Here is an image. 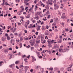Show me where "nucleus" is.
Wrapping results in <instances>:
<instances>
[{
  "mask_svg": "<svg viewBox=\"0 0 73 73\" xmlns=\"http://www.w3.org/2000/svg\"><path fill=\"white\" fill-rule=\"evenodd\" d=\"M58 51L60 53H64V52H66V51H64V50L62 49V48H60L59 49Z\"/></svg>",
  "mask_w": 73,
  "mask_h": 73,
  "instance_id": "obj_1",
  "label": "nucleus"
},
{
  "mask_svg": "<svg viewBox=\"0 0 73 73\" xmlns=\"http://www.w3.org/2000/svg\"><path fill=\"white\" fill-rule=\"evenodd\" d=\"M54 9H57L59 8L58 6L57 5L54 4Z\"/></svg>",
  "mask_w": 73,
  "mask_h": 73,
  "instance_id": "obj_2",
  "label": "nucleus"
},
{
  "mask_svg": "<svg viewBox=\"0 0 73 73\" xmlns=\"http://www.w3.org/2000/svg\"><path fill=\"white\" fill-rule=\"evenodd\" d=\"M62 42V40L60 39L59 41H58V44H61Z\"/></svg>",
  "mask_w": 73,
  "mask_h": 73,
  "instance_id": "obj_3",
  "label": "nucleus"
},
{
  "mask_svg": "<svg viewBox=\"0 0 73 73\" xmlns=\"http://www.w3.org/2000/svg\"><path fill=\"white\" fill-rule=\"evenodd\" d=\"M10 31L11 32H13V27H11V28L10 29Z\"/></svg>",
  "mask_w": 73,
  "mask_h": 73,
  "instance_id": "obj_4",
  "label": "nucleus"
},
{
  "mask_svg": "<svg viewBox=\"0 0 73 73\" xmlns=\"http://www.w3.org/2000/svg\"><path fill=\"white\" fill-rule=\"evenodd\" d=\"M42 30H45V27L44 26H42Z\"/></svg>",
  "mask_w": 73,
  "mask_h": 73,
  "instance_id": "obj_5",
  "label": "nucleus"
},
{
  "mask_svg": "<svg viewBox=\"0 0 73 73\" xmlns=\"http://www.w3.org/2000/svg\"><path fill=\"white\" fill-rule=\"evenodd\" d=\"M17 29L16 28H14V30H13V33H15L16 31V30Z\"/></svg>",
  "mask_w": 73,
  "mask_h": 73,
  "instance_id": "obj_6",
  "label": "nucleus"
},
{
  "mask_svg": "<svg viewBox=\"0 0 73 73\" xmlns=\"http://www.w3.org/2000/svg\"><path fill=\"white\" fill-rule=\"evenodd\" d=\"M7 40H11V38H10V37L9 36H8L7 37Z\"/></svg>",
  "mask_w": 73,
  "mask_h": 73,
  "instance_id": "obj_7",
  "label": "nucleus"
},
{
  "mask_svg": "<svg viewBox=\"0 0 73 73\" xmlns=\"http://www.w3.org/2000/svg\"><path fill=\"white\" fill-rule=\"evenodd\" d=\"M28 23H27V25H26V28H27V26L29 24V21L28 20Z\"/></svg>",
  "mask_w": 73,
  "mask_h": 73,
  "instance_id": "obj_8",
  "label": "nucleus"
},
{
  "mask_svg": "<svg viewBox=\"0 0 73 73\" xmlns=\"http://www.w3.org/2000/svg\"><path fill=\"white\" fill-rule=\"evenodd\" d=\"M49 32L48 33V32L46 33L45 32L44 33V34L45 35H49Z\"/></svg>",
  "mask_w": 73,
  "mask_h": 73,
  "instance_id": "obj_9",
  "label": "nucleus"
},
{
  "mask_svg": "<svg viewBox=\"0 0 73 73\" xmlns=\"http://www.w3.org/2000/svg\"><path fill=\"white\" fill-rule=\"evenodd\" d=\"M5 40V38H4V37H2V41H4V40Z\"/></svg>",
  "mask_w": 73,
  "mask_h": 73,
  "instance_id": "obj_10",
  "label": "nucleus"
},
{
  "mask_svg": "<svg viewBox=\"0 0 73 73\" xmlns=\"http://www.w3.org/2000/svg\"><path fill=\"white\" fill-rule=\"evenodd\" d=\"M32 7H31L30 9H29V11L31 13H32Z\"/></svg>",
  "mask_w": 73,
  "mask_h": 73,
  "instance_id": "obj_11",
  "label": "nucleus"
},
{
  "mask_svg": "<svg viewBox=\"0 0 73 73\" xmlns=\"http://www.w3.org/2000/svg\"><path fill=\"white\" fill-rule=\"evenodd\" d=\"M19 60H17L16 61L15 63V64H19Z\"/></svg>",
  "mask_w": 73,
  "mask_h": 73,
  "instance_id": "obj_12",
  "label": "nucleus"
},
{
  "mask_svg": "<svg viewBox=\"0 0 73 73\" xmlns=\"http://www.w3.org/2000/svg\"><path fill=\"white\" fill-rule=\"evenodd\" d=\"M34 45H35V42H32V43L31 44V45L33 46Z\"/></svg>",
  "mask_w": 73,
  "mask_h": 73,
  "instance_id": "obj_13",
  "label": "nucleus"
},
{
  "mask_svg": "<svg viewBox=\"0 0 73 73\" xmlns=\"http://www.w3.org/2000/svg\"><path fill=\"white\" fill-rule=\"evenodd\" d=\"M37 54L38 57H39V55L40 54V53L39 52H37Z\"/></svg>",
  "mask_w": 73,
  "mask_h": 73,
  "instance_id": "obj_14",
  "label": "nucleus"
},
{
  "mask_svg": "<svg viewBox=\"0 0 73 73\" xmlns=\"http://www.w3.org/2000/svg\"><path fill=\"white\" fill-rule=\"evenodd\" d=\"M48 46H49V48H50V47L52 46V45H51V44H48Z\"/></svg>",
  "mask_w": 73,
  "mask_h": 73,
  "instance_id": "obj_15",
  "label": "nucleus"
},
{
  "mask_svg": "<svg viewBox=\"0 0 73 73\" xmlns=\"http://www.w3.org/2000/svg\"><path fill=\"white\" fill-rule=\"evenodd\" d=\"M55 41H56V40H51V42H52V43H53V42H54V43Z\"/></svg>",
  "mask_w": 73,
  "mask_h": 73,
  "instance_id": "obj_16",
  "label": "nucleus"
},
{
  "mask_svg": "<svg viewBox=\"0 0 73 73\" xmlns=\"http://www.w3.org/2000/svg\"><path fill=\"white\" fill-rule=\"evenodd\" d=\"M65 16L63 15V14H62V16L61 17L62 19H64V18H65Z\"/></svg>",
  "mask_w": 73,
  "mask_h": 73,
  "instance_id": "obj_17",
  "label": "nucleus"
},
{
  "mask_svg": "<svg viewBox=\"0 0 73 73\" xmlns=\"http://www.w3.org/2000/svg\"><path fill=\"white\" fill-rule=\"evenodd\" d=\"M47 42H51V40H50V39H49L47 41Z\"/></svg>",
  "mask_w": 73,
  "mask_h": 73,
  "instance_id": "obj_18",
  "label": "nucleus"
},
{
  "mask_svg": "<svg viewBox=\"0 0 73 73\" xmlns=\"http://www.w3.org/2000/svg\"><path fill=\"white\" fill-rule=\"evenodd\" d=\"M5 53H8V50H5Z\"/></svg>",
  "mask_w": 73,
  "mask_h": 73,
  "instance_id": "obj_19",
  "label": "nucleus"
},
{
  "mask_svg": "<svg viewBox=\"0 0 73 73\" xmlns=\"http://www.w3.org/2000/svg\"><path fill=\"white\" fill-rule=\"evenodd\" d=\"M5 37H8V36H8V34L7 33L5 34Z\"/></svg>",
  "mask_w": 73,
  "mask_h": 73,
  "instance_id": "obj_20",
  "label": "nucleus"
},
{
  "mask_svg": "<svg viewBox=\"0 0 73 73\" xmlns=\"http://www.w3.org/2000/svg\"><path fill=\"white\" fill-rule=\"evenodd\" d=\"M20 48H21L22 47V43H21L20 44Z\"/></svg>",
  "mask_w": 73,
  "mask_h": 73,
  "instance_id": "obj_21",
  "label": "nucleus"
},
{
  "mask_svg": "<svg viewBox=\"0 0 73 73\" xmlns=\"http://www.w3.org/2000/svg\"><path fill=\"white\" fill-rule=\"evenodd\" d=\"M14 65H15V64H13L10 65V67H12V66H14Z\"/></svg>",
  "mask_w": 73,
  "mask_h": 73,
  "instance_id": "obj_22",
  "label": "nucleus"
},
{
  "mask_svg": "<svg viewBox=\"0 0 73 73\" xmlns=\"http://www.w3.org/2000/svg\"><path fill=\"white\" fill-rule=\"evenodd\" d=\"M65 31L66 32H68V31H69V29H65Z\"/></svg>",
  "mask_w": 73,
  "mask_h": 73,
  "instance_id": "obj_23",
  "label": "nucleus"
},
{
  "mask_svg": "<svg viewBox=\"0 0 73 73\" xmlns=\"http://www.w3.org/2000/svg\"><path fill=\"white\" fill-rule=\"evenodd\" d=\"M25 1H26L27 3L28 2V1L27 0H25L24 2V3L25 4H26V2H25Z\"/></svg>",
  "mask_w": 73,
  "mask_h": 73,
  "instance_id": "obj_24",
  "label": "nucleus"
},
{
  "mask_svg": "<svg viewBox=\"0 0 73 73\" xmlns=\"http://www.w3.org/2000/svg\"><path fill=\"white\" fill-rule=\"evenodd\" d=\"M36 29L37 31H40V28H38L37 29Z\"/></svg>",
  "mask_w": 73,
  "mask_h": 73,
  "instance_id": "obj_25",
  "label": "nucleus"
},
{
  "mask_svg": "<svg viewBox=\"0 0 73 73\" xmlns=\"http://www.w3.org/2000/svg\"><path fill=\"white\" fill-rule=\"evenodd\" d=\"M4 5H5V4L4 3H3L1 4V5L2 7H3Z\"/></svg>",
  "mask_w": 73,
  "mask_h": 73,
  "instance_id": "obj_26",
  "label": "nucleus"
},
{
  "mask_svg": "<svg viewBox=\"0 0 73 73\" xmlns=\"http://www.w3.org/2000/svg\"><path fill=\"white\" fill-rule=\"evenodd\" d=\"M26 57V55H23L22 56V58H24V57Z\"/></svg>",
  "mask_w": 73,
  "mask_h": 73,
  "instance_id": "obj_27",
  "label": "nucleus"
},
{
  "mask_svg": "<svg viewBox=\"0 0 73 73\" xmlns=\"http://www.w3.org/2000/svg\"><path fill=\"white\" fill-rule=\"evenodd\" d=\"M46 28H47V29H48V28H49V26H48V25H46Z\"/></svg>",
  "mask_w": 73,
  "mask_h": 73,
  "instance_id": "obj_28",
  "label": "nucleus"
},
{
  "mask_svg": "<svg viewBox=\"0 0 73 73\" xmlns=\"http://www.w3.org/2000/svg\"><path fill=\"white\" fill-rule=\"evenodd\" d=\"M53 69L52 68H49V70H53Z\"/></svg>",
  "mask_w": 73,
  "mask_h": 73,
  "instance_id": "obj_29",
  "label": "nucleus"
},
{
  "mask_svg": "<svg viewBox=\"0 0 73 73\" xmlns=\"http://www.w3.org/2000/svg\"><path fill=\"white\" fill-rule=\"evenodd\" d=\"M24 60H25V62H27V59L26 58L25 59H24Z\"/></svg>",
  "mask_w": 73,
  "mask_h": 73,
  "instance_id": "obj_30",
  "label": "nucleus"
},
{
  "mask_svg": "<svg viewBox=\"0 0 73 73\" xmlns=\"http://www.w3.org/2000/svg\"><path fill=\"white\" fill-rule=\"evenodd\" d=\"M33 49H34V47H31V50H33Z\"/></svg>",
  "mask_w": 73,
  "mask_h": 73,
  "instance_id": "obj_31",
  "label": "nucleus"
},
{
  "mask_svg": "<svg viewBox=\"0 0 73 73\" xmlns=\"http://www.w3.org/2000/svg\"><path fill=\"white\" fill-rule=\"evenodd\" d=\"M21 11H23L24 10V8H22L21 9Z\"/></svg>",
  "mask_w": 73,
  "mask_h": 73,
  "instance_id": "obj_32",
  "label": "nucleus"
},
{
  "mask_svg": "<svg viewBox=\"0 0 73 73\" xmlns=\"http://www.w3.org/2000/svg\"><path fill=\"white\" fill-rule=\"evenodd\" d=\"M61 24L62 25V26H64V23L63 22H62L61 23Z\"/></svg>",
  "mask_w": 73,
  "mask_h": 73,
  "instance_id": "obj_33",
  "label": "nucleus"
},
{
  "mask_svg": "<svg viewBox=\"0 0 73 73\" xmlns=\"http://www.w3.org/2000/svg\"><path fill=\"white\" fill-rule=\"evenodd\" d=\"M51 21H50V23H53V19H51Z\"/></svg>",
  "mask_w": 73,
  "mask_h": 73,
  "instance_id": "obj_34",
  "label": "nucleus"
},
{
  "mask_svg": "<svg viewBox=\"0 0 73 73\" xmlns=\"http://www.w3.org/2000/svg\"><path fill=\"white\" fill-rule=\"evenodd\" d=\"M38 32H36L35 33V35H38Z\"/></svg>",
  "mask_w": 73,
  "mask_h": 73,
  "instance_id": "obj_35",
  "label": "nucleus"
},
{
  "mask_svg": "<svg viewBox=\"0 0 73 73\" xmlns=\"http://www.w3.org/2000/svg\"><path fill=\"white\" fill-rule=\"evenodd\" d=\"M46 41L45 40H44L42 42L43 44H44V43H45V42Z\"/></svg>",
  "mask_w": 73,
  "mask_h": 73,
  "instance_id": "obj_36",
  "label": "nucleus"
},
{
  "mask_svg": "<svg viewBox=\"0 0 73 73\" xmlns=\"http://www.w3.org/2000/svg\"><path fill=\"white\" fill-rule=\"evenodd\" d=\"M37 43H40V40L36 41V43H37Z\"/></svg>",
  "mask_w": 73,
  "mask_h": 73,
  "instance_id": "obj_37",
  "label": "nucleus"
},
{
  "mask_svg": "<svg viewBox=\"0 0 73 73\" xmlns=\"http://www.w3.org/2000/svg\"><path fill=\"white\" fill-rule=\"evenodd\" d=\"M40 24H41V25H42V24H44V21L42 22Z\"/></svg>",
  "mask_w": 73,
  "mask_h": 73,
  "instance_id": "obj_38",
  "label": "nucleus"
},
{
  "mask_svg": "<svg viewBox=\"0 0 73 73\" xmlns=\"http://www.w3.org/2000/svg\"><path fill=\"white\" fill-rule=\"evenodd\" d=\"M50 17V15H48V17H47L48 19H49Z\"/></svg>",
  "mask_w": 73,
  "mask_h": 73,
  "instance_id": "obj_39",
  "label": "nucleus"
},
{
  "mask_svg": "<svg viewBox=\"0 0 73 73\" xmlns=\"http://www.w3.org/2000/svg\"><path fill=\"white\" fill-rule=\"evenodd\" d=\"M16 68H17V69H19V67H18V66H16Z\"/></svg>",
  "mask_w": 73,
  "mask_h": 73,
  "instance_id": "obj_40",
  "label": "nucleus"
},
{
  "mask_svg": "<svg viewBox=\"0 0 73 73\" xmlns=\"http://www.w3.org/2000/svg\"><path fill=\"white\" fill-rule=\"evenodd\" d=\"M21 67H23V69L24 68V66L23 65H21L20 66V68H21Z\"/></svg>",
  "mask_w": 73,
  "mask_h": 73,
  "instance_id": "obj_41",
  "label": "nucleus"
},
{
  "mask_svg": "<svg viewBox=\"0 0 73 73\" xmlns=\"http://www.w3.org/2000/svg\"><path fill=\"white\" fill-rule=\"evenodd\" d=\"M29 17H30V16H27L26 17V18H27V19H29Z\"/></svg>",
  "mask_w": 73,
  "mask_h": 73,
  "instance_id": "obj_42",
  "label": "nucleus"
},
{
  "mask_svg": "<svg viewBox=\"0 0 73 73\" xmlns=\"http://www.w3.org/2000/svg\"><path fill=\"white\" fill-rule=\"evenodd\" d=\"M32 32H34V33H35V30H33L32 31Z\"/></svg>",
  "mask_w": 73,
  "mask_h": 73,
  "instance_id": "obj_43",
  "label": "nucleus"
},
{
  "mask_svg": "<svg viewBox=\"0 0 73 73\" xmlns=\"http://www.w3.org/2000/svg\"><path fill=\"white\" fill-rule=\"evenodd\" d=\"M25 72H26V71H27V68L26 67H25Z\"/></svg>",
  "mask_w": 73,
  "mask_h": 73,
  "instance_id": "obj_44",
  "label": "nucleus"
},
{
  "mask_svg": "<svg viewBox=\"0 0 73 73\" xmlns=\"http://www.w3.org/2000/svg\"><path fill=\"white\" fill-rule=\"evenodd\" d=\"M14 35H18V34H17V33H14Z\"/></svg>",
  "mask_w": 73,
  "mask_h": 73,
  "instance_id": "obj_45",
  "label": "nucleus"
},
{
  "mask_svg": "<svg viewBox=\"0 0 73 73\" xmlns=\"http://www.w3.org/2000/svg\"><path fill=\"white\" fill-rule=\"evenodd\" d=\"M10 36H13V34H12V33H10Z\"/></svg>",
  "mask_w": 73,
  "mask_h": 73,
  "instance_id": "obj_46",
  "label": "nucleus"
},
{
  "mask_svg": "<svg viewBox=\"0 0 73 73\" xmlns=\"http://www.w3.org/2000/svg\"><path fill=\"white\" fill-rule=\"evenodd\" d=\"M3 46H7V45L4 44H3Z\"/></svg>",
  "mask_w": 73,
  "mask_h": 73,
  "instance_id": "obj_47",
  "label": "nucleus"
},
{
  "mask_svg": "<svg viewBox=\"0 0 73 73\" xmlns=\"http://www.w3.org/2000/svg\"><path fill=\"white\" fill-rule=\"evenodd\" d=\"M30 71L31 72H33V69H32L30 70Z\"/></svg>",
  "mask_w": 73,
  "mask_h": 73,
  "instance_id": "obj_48",
  "label": "nucleus"
},
{
  "mask_svg": "<svg viewBox=\"0 0 73 73\" xmlns=\"http://www.w3.org/2000/svg\"><path fill=\"white\" fill-rule=\"evenodd\" d=\"M9 50H12V48H9Z\"/></svg>",
  "mask_w": 73,
  "mask_h": 73,
  "instance_id": "obj_49",
  "label": "nucleus"
},
{
  "mask_svg": "<svg viewBox=\"0 0 73 73\" xmlns=\"http://www.w3.org/2000/svg\"><path fill=\"white\" fill-rule=\"evenodd\" d=\"M17 14L18 15H19V16H20V15H21V14L20 13H18Z\"/></svg>",
  "mask_w": 73,
  "mask_h": 73,
  "instance_id": "obj_50",
  "label": "nucleus"
},
{
  "mask_svg": "<svg viewBox=\"0 0 73 73\" xmlns=\"http://www.w3.org/2000/svg\"><path fill=\"white\" fill-rule=\"evenodd\" d=\"M55 32H57L58 31V30H57V29H56L55 30Z\"/></svg>",
  "mask_w": 73,
  "mask_h": 73,
  "instance_id": "obj_51",
  "label": "nucleus"
},
{
  "mask_svg": "<svg viewBox=\"0 0 73 73\" xmlns=\"http://www.w3.org/2000/svg\"><path fill=\"white\" fill-rule=\"evenodd\" d=\"M10 31L9 30H8L7 31V33H8V32H9Z\"/></svg>",
  "mask_w": 73,
  "mask_h": 73,
  "instance_id": "obj_52",
  "label": "nucleus"
},
{
  "mask_svg": "<svg viewBox=\"0 0 73 73\" xmlns=\"http://www.w3.org/2000/svg\"><path fill=\"white\" fill-rule=\"evenodd\" d=\"M56 48V46H55L54 47H53V48H52V49H54V48Z\"/></svg>",
  "mask_w": 73,
  "mask_h": 73,
  "instance_id": "obj_53",
  "label": "nucleus"
},
{
  "mask_svg": "<svg viewBox=\"0 0 73 73\" xmlns=\"http://www.w3.org/2000/svg\"><path fill=\"white\" fill-rule=\"evenodd\" d=\"M73 32V31H72V29H71L70 31V33H71V32Z\"/></svg>",
  "mask_w": 73,
  "mask_h": 73,
  "instance_id": "obj_54",
  "label": "nucleus"
},
{
  "mask_svg": "<svg viewBox=\"0 0 73 73\" xmlns=\"http://www.w3.org/2000/svg\"><path fill=\"white\" fill-rule=\"evenodd\" d=\"M24 32L25 33H27V31L26 30H25Z\"/></svg>",
  "mask_w": 73,
  "mask_h": 73,
  "instance_id": "obj_55",
  "label": "nucleus"
},
{
  "mask_svg": "<svg viewBox=\"0 0 73 73\" xmlns=\"http://www.w3.org/2000/svg\"><path fill=\"white\" fill-rule=\"evenodd\" d=\"M47 20V19H43V20H44V21H46V20Z\"/></svg>",
  "mask_w": 73,
  "mask_h": 73,
  "instance_id": "obj_56",
  "label": "nucleus"
},
{
  "mask_svg": "<svg viewBox=\"0 0 73 73\" xmlns=\"http://www.w3.org/2000/svg\"><path fill=\"white\" fill-rule=\"evenodd\" d=\"M49 11H47V12H46V14H49Z\"/></svg>",
  "mask_w": 73,
  "mask_h": 73,
  "instance_id": "obj_57",
  "label": "nucleus"
},
{
  "mask_svg": "<svg viewBox=\"0 0 73 73\" xmlns=\"http://www.w3.org/2000/svg\"><path fill=\"white\" fill-rule=\"evenodd\" d=\"M40 14V13L38 12L37 13V15H39Z\"/></svg>",
  "mask_w": 73,
  "mask_h": 73,
  "instance_id": "obj_58",
  "label": "nucleus"
},
{
  "mask_svg": "<svg viewBox=\"0 0 73 73\" xmlns=\"http://www.w3.org/2000/svg\"><path fill=\"white\" fill-rule=\"evenodd\" d=\"M2 63H3V62L1 61V62H0V64H2Z\"/></svg>",
  "mask_w": 73,
  "mask_h": 73,
  "instance_id": "obj_59",
  "label": "nucleus"
},
{
  "mask_svg": "<svg viewBox=\"0 0 73 73\" xmlns=\"http://www.w3.org/2000/svg\"><path fill=\"white\" fill-rule=\"evenodd\" d=\"M1 16L2 17L3 16V14L0 15V17Z\"/></svg>",
  "mask_w": 73,
  "mask_h": 73,
  "instance_id": "obj_60",
  "label": "nucleus"
},
{
  "mask_svg": "<svg viewBox=\"0 0 73 73\" xmlns=\"http://www.w3.org/2000/svg\"><path fill=\"white\" fill-rule=\"evenodd\" d=\"M64 68H62L61 69V70H64Z\"/></svg>",
  "mask_w": 73,
  "mask_h": 73,
  "instance_id": "obj_61",
  "label": "nucleus"
},
{
  "mask_svg": "<svg viewBox=\"0 0 73 73\" xmlns=\"http://www.w3.org/2000/svg\"><path fill=\"white\" fill-rule=\"evenodd\" d=\"M48 44H51L52 42H48Z\"/></svg>",
  "mask_w": 73,
  "mask_h": 73,
  "instance_id": "obj_62",
  "label": "nucleus"
},
{
  "mask_svg": "<svg viewBox=\"0 0 73 73\" xmlns=\"http://www.w3.org/2000/svg\"><path fill=\"white\" fill-rule=\"evenodd\" d=\"M28 7H25V10H26L27 9H28Z\"/></svg>",
  "mask_w": 73,
  "mask_h": 73,
  "instance_id": "obj_63",
  "label": "nucleus"
},
{
  "mask_svg": "<svg viewBox=\"0 0 73 73\" xmlns=\"http://www.w3.org/2000/svg\"><path fill=\"white\" fill-rule=\"evenodd\" d=\"M26 5H29V3H26Z\"/></svg>",
  "mask_w": 73,
  "mask_h": 73,
  "instance_id": "obj_64",
  "label": "nucleus"
}]
</instances>
